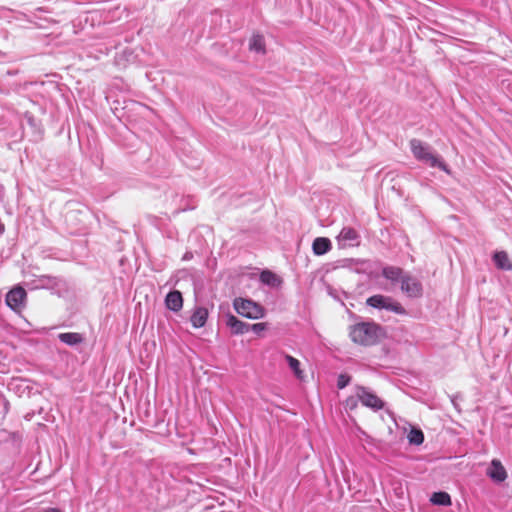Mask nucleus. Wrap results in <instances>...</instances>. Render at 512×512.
Segmentation results:
<instances>
[{
  "instance_id": "nucleus-1",
  "label": "nucleus",
  "mask_w": 512,
  "mask_h": 512,
  "mask_svg": "<svg viewBox=\"0 0 512 512\" xmlns=\"http://www.w3.org/2000/svg\"><path fill=\"white\" fill-rule=\"evenodd\" d=\"M349 335L354 343L372 346L384 336V330L374 322H360L351 326Z\"/></svg>"
},
{
  "instance_id": "nucleus-2",
  "label": "nucleus",
  "mask_w": 512,
  "mask_h": 512,
  "mask_svg": "<svg viewBox=\"0 0 512 512\" xmlns=\"http://www.w3.org/2000/svg\"><path fill=\"white\" fill-rule=\"evenodd\" d=\"M409 145L413 156L418 161L423 162L430 167H438L448 174L450 173L447 164L433 153L429 144L419 139H412L410 140Z\"/></svg>"
},
{
  "instance_id": "nucleus-3",
  "label": "nucleus",
  "mask_w": 512,
  "mask_h": 512,
  "mask_svg": "<svg viewBox=\"0 0 512 512\" xmlns=\"http://www.w3.org/2000/svg\"><path fill=\"white\" fill-rule=\"evenodd\" d=\"M233 307L238 314L249 319H260L265 316V308L251 299L236 298Z\"/></svg>"
},
{
  "instance_id": "nucleus-4",
  "label": "nucleus",
  "mask_w": 512,
  "mask_h": 512,
  "mask_svg": "<svg viewBox=\"0 0 512 512\" xmlns=\"http://www.w3.org/2000/svg\"><path fill=\"white\" fill-rule=\"evenodd\" d=\"M366 303L368 306H371L373 308L385 309L398 314H403L405 312V309L402 307L400 303L393 301L391 297L380 294L369 297Z\"/></svg>"
},
{
  "instance_id": "nucleus-5",
  "label": "nucleus",
  "mask_w": 512,
  "mask_h": 512,
  "mask_svg": "<svg viewBox=\"0 0 512 512\" xmlns=\"http://www.w3.org/2000/svg\"><path fill=\"white\" fill-rule=\"evenodd\" d=\"M356 396L362 405L378 411L384 407V402L371 390L366 387L358 386L356 388Z\"/></svg>"
},
{
  "instance_id": "nucleus-6",
  "label": "nucleus",
  "mask_w": 512,
  "mask_h": 512,
  "mask_svg": "<svg viewBox=\"0 0 512 512\" xmlns=\"http://www.w3.org/2000/svg\"><path fill=\"white\" fill-rule=\"evenodd\" d=\"M26 295L24 288L16 286L7 293L6 303L11 309L18 311L24 307Z\"/></svg>"
},
{
  "instance_id": "nucleus-7",
  "label": "nucleus",
  "mask_w": 512,
  "mask_h": 512,
  "mask_svg": "<svg viewBox=\"0 0 512 512\" xmlns=\"http://www.w3.org/2000/svg\"><path fill=\"white\" fill-rule=\"evenodd\" d=\"M401 290L409 297H419L422 294V285L416 278L404 275L401 278Z\"/></svg>"
},
{
  "instance_id": "nucleus-8",
  "label": "nucleus",
  "mask_w": 512,
  "mask_h": 512,
  "mask_svg": "<svg viewBox=\"0 0 512 512\" xmlns=\"http://www.w3.org/2000/svg\"><path fill=\"white\" fill-rule=\"evenodd\" d=\"M338 241L343 246H358L360 244V235L352 227H343L338 235Z\"/></svg>"
},
{
  "instance_id": "nucleus-9",
  "label": "nucleus",
  "mask_w": 512,
  "mask_h": 512,
  "mask_svg": "<svg viewBox=\"0 0 512 512\" xmlns=\"http://www.w3.org/2000/svg\"><path fill=\"white\" fill-rule=\"evenodd\" d=\"M487 475L495 482H503L507 478V472L501 462L497 459L491 461Z\"/></svg>"
},
{
  "instance_id": "nucleus-10",
  "label": "nucleus",
  "mask_w": 512,
  "mask_h": 512,
  "mask_svg": "<svg viewBox=\"0 0 512 512\" xmlns=\"http://www.w3.org/2000/svg\"><path fill=\"white\" fill-rule=\"evenodd\" d=\"M226 325L230 328L232 334L240 335L250 331V324L239 320L234 315H228Z\"/></svg>"
},
{
  "instance_id": "nucleus-11",
  "label": "nucleus",
  "mask_w": 512,
  "mask_h": 512,
  "mask_svg": "<svg viewBox=\"0 0 512 512\" xmlns=\"http://www.w3.org/2000/svg\"><path fill=\"white\" fill-rule=\"evenodd\" d=\"M166 307L174 312H178L183 307V298L181 292L174 290L169 292L165 298Z\"/></svg>"
},
{
  "instance_id": "nucleus-12",
  "label": "nucleus",
  "mask_w": 512,
  "mask_h": 512,
  "mask_svg": "<svg viewBox=\"0 0 512 512\" xmlns=\"http://www.w3.org/2000/svg\"><path fill=\"white\" fill-rule=\"evenodd\" d=\"M208 319V310L205 307H196L190 317L191 324L194 328L203 327Z\"/></svg>"
},
{
  "instance_id": "nucleus-13",
  "label": "nucleus",
  "mask_w": 512,
  "mask_h": 512,
  "mask_svg": "<svg viewBox=\"0 0 512 512\" xmlns=\"http://www.w3.org/2000/svg\"><path fill=\"white\" fill-rule=\"evenodd\" d=\"M332 248L331 242L328 238L318 237L313 241L312 250L315 255H323L330 251Z\"/></svg>"
},
{
  "instance_id": "nucleus-14",
  "label": "nucleus",
  "mask_w": 512,
  "mask_h": 512,
  "mask_svg": "<svg viewBox=\"0 0 512 512\" xmlns=\"http://www.w3.org/2000/svg\"><path fill=\"white\" fill-rule=\"evenodd\" d=\"M58 339L68 346H76L84 341L82 334L77 332L60 333Z\"/></svg>"
},
{
  "instance_id": "nucleus-15",
  "label": "nucleus",
  "mask_w": 512,
  "mask_h": 512,
  "mask_svg": "<svg viewBox=\"0 0 512 512\" xmlns=\"http://www.w3.org/2000/svg\"><path fill=\"white\" fill-rule=\"evenodd\" d=\"M493 261L497 268L501 270H511L512 264L506 252L500 251L493 255Z\"/></svg>"
},
{
  "instance_id": "nucleus-16",
  "label": "nucleus",
  "mask_w": 512,
  "mask_h": 512,
  "mask_svg": "<svg viewBox=\"0 0 512 512\" xmlns=\"http://www.w3.org/2000/svg\"><path fill=\"white\" fill-rule=\"evenodd\" d=\"M382 275L392 281V282H398L401 281V278L403 275V270L396 266H386L382 269Z\"/></svg>"
},
{
  "instance_id": "nucleus-17",
  "label": "nucleus",
  "mask_w": 512,
  "mask_h": 512,
  "mask_svg": "<svg viewBox=\"0 0 512 512\" xmlns=\"http://www.w3.org/2000/svg\"><path fill=\"white\" fill-rule=\"evenodd\" d=\"M36 282L37 288L51 289L57 287L60 281L57 277L42 275L36 280Z\"/></svg>"
},
{
  "instance_id": "nucleus-18",
  "label": "nucleus",
  "mask_w": 512,
  "mask_h": 512,
  "mask_svg": "<svg viewBox=\"0 0 512 512\" xmlns=\"http://www.w3.org/2000/svg\"><path fill=\"white\" fill-rule=\"evenodd\" d=\"M249 48L252 51L257 53H265V41L264 37L260 34H255L252 36L249 42Z\"/></svg>"
},
{
  "instance_id": "nucleus-19",
  "label": "nucleus",
  "mask_w": 512,
  "mask_h": 512,
  "mask_svg": "<svg viewBox=\"0 0 512 512\" xmlns=\"http://www.w3.org/2000/svg\"><path fill=\"white\" fill-rule=\"evenodd\" d=\"M430 500L435 505L448 506L451 504V497L446 492H435Z\"/></svg>"
},
{
  "instance_id": "nucleus-20",
  "label": "nucleus",
  "mask_w": 512,
  "mask_h": 512,
  "mask_svg": "<svg viewBox=\"0 0 512 512\" xmlns=\"http://www.w3.org/2000/svg\"><path fill=\"white\" fill-rule=\"evenodd\" d=\"M260 280L269 286H277L280 284V279L277 275L269 270H264L260 275Z\"/></svg>"
},
{
  "instance_id": "nucleus-21",
  "label": "nucleus",
  "mask_w": 512,
  "mask_h": 512,
  "mask_svg": "<svg viewBox=\"0 0 512 512\" xmlns=\"http://www.w3.org/2000/svg\"><path fill=\"white\" fill-rule=\"evenodd\" d=\"M285 359H286L289 367L291 368V370L294 372L295 376L299 379H302L303 372L300 369V362L296 358H294L290 355H286Z\"/></svg>"
},
{
  "instance_id": "nucleus-22",
  "label": "nucleus",
  "mask_w": 512,
  "mask_h": 512,
  "mask_svg": "<svg viewBox=\"0 0 512 512\" xmlns=\"http://www.w3.org/2000/svg\"><path fill=\"white\" fill-rule=\"evenodd\" d=\"M408 440L410 444L420 445L424 441V434L420 429H411L408 433Z\"/></svg>"
},
{
  "instance_id": "nucleus-23",
  "label": "nucleus",
  "mask_w": 512,
  "mask_h": 512,
  "mask_svg": "<svg viewBox=\"0 0 512 512\" xmlns=\"http://www.w3.org/2000/svg\"><path fill=\"white\" fill-rule=\"evenodd\" d=\"M267 329V323H255L250 325V330L255 334L260 335L263 331Z\"/></svg>"
},
{
  "instance_id": "nucleus-24",
  "label": "nucleus",
  "mask_w": 512,
  "mask_h": 512,
  "mask_svg": "<svg viewBox=\"0 0 512 512\" xmlns=\"http://www.w3.org/2000/svg\"><path fill=\"white\" fill-rule=\"evenodd\" d=\"M349 382H350V377L348 375L341 374L338 377L337 386L339 389H343L349 384Z\"/></svg>"
},
{
  "instance_id": "nucleus-25",
  "label": "nucleus",
  "mask_w": 512,
  "mask_h": 512,
  "mask_svg": "<svg viewBox=\"0 0 512 512\" xmlns=\"http://www.w3.org/2000/svg\"><path fill=\"white\" fill-rule=\"evenodd\" d=\"M44 512H61V511L56 508H49V509L45 510Z\"/></svg>"
},
{
  "instance_id": "nucleus-26",
  "label": "nucleus",
  "mask_w": 512,
  "mask_h": 512,
  "mask_svg": "<svg viewBox=\"0 0 512 512\" xmlns=\"http://www.w3.org/2000/svg\"><path fill=\"white\" fill-rule=\"evenodd\" d=\"M4 230H5V226H4V224L0 221V235H1V234H3Z\"/></svg>"
}]
</instances>
